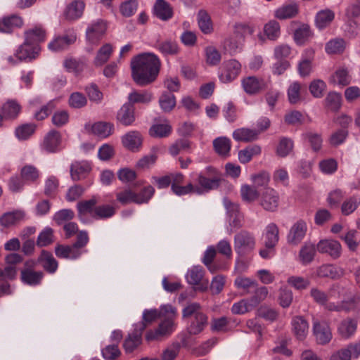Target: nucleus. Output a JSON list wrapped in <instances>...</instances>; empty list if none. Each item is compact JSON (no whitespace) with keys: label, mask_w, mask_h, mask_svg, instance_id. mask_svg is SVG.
Listing matches in <instances>:
<instances>
[{"label":"nucleus","mask_w":360,"mask_h":360,"mask_svg":"<svg viewBox=\"0 0 360 360\" xmlns=\"http://www.w3.org/2000/svg\"><path fill=\"white\" fill-rule=\"evenodd\" d=\"M295 335L299 340H303L308 333V323L302 316H295L292 321Z\"/></svg>","instance_id":"c9c22d12"},{"label":"nucleus","mask_w":360,"mask_h":360,"mask_svg":"<svg viewBox=\"0 0 360 360\" xmlns=\"http://www.w3.org/2000/svg\"><path fill=\"white\" fill-rule=\"evenodd\" d=\"M116 119L123 126L131 125L136 120L134 106L131 103H124L118 110Z\"/></svg>","instance_id":"f3484780"},{"label":"nucleus","mask_w":360,"mask_h":360,"mask_svg":"<svg viewBox=\"0 0 360 360\" xmlns=\"http://www.w3.org/2000/svg\"><path fill=\"white\" fill-rule=\"evenodd\" d=\"M255 246V239L252 236L246 231H241L234 238V248L237 252L240 253L245 250H252Z\"/></svg>","instance_id":"ddd939ff"},{"label":"nucleus","mask_w":360,"mask_h":360,"mask_svg":"<svg viewBox=\"0 0 360 360\" xmlns=\"http://www.w3.org/2000/svg\"><path fill=\"white\" fill-rule=\"evenodd\" d=\"M279 195L276 191L271 188H266L261 193L259 205L267 212H275L279 205Z\"/></svg>","instance_id":"6e6552de"},{"label":"nucleus","mask_w":360,"mask_h":360,"mask_svg":"<svg viewBox=\"0 0 360 360\" xmlns=\"http://www.w3.org/2000/svg\"><path fill=\"white\" fill-rule=\"evenodd\" d=\"M198 25L201 31L205 34H209L212 30L210 17L204 10H200L198 12Z\"/></svg>","instance_id":"13d9d810"},{"label":"nucleus","mask_w":360,"mask_h":360,"mask_svg":"<svg viewBox=\"0 0 360 360\" xmlns=\"http://www.w3.org/2000/svg\"><path fill=\"white\" fill-rule=\"evenodd\" d=\"M159 104L164 112H169L176 105V98L172 93L163 92L159 98Z\"/></svg>","instance_id":"de8ad7c7"},{"label":"nucleus","mask_w":360,"mask_h":360,"mask_svg":"<svg viewBox=\"0 0 360 360\" xmlns=\"http://www.w3.org/2000/svg\"><path fill=\"white\" fill-rule=\"evenodd\" d=\"M345 274V270L339 266L330 264H324L316 269V275L319 278H330L338 280L342 278Z\"/></svg>","instance_id":"4468645a"},{"label":"nucleus","mask_w":360,"mask_h":360,"mask_svg":"<svg viewBox=\"0 0 360 360\" xmlns=\"http://www.w3.org/2000/svg\"><path fill=\"white\" fill-rule=\"evenodd\" d=\"M240 195L243 201L252 203L260 198L261 194L254 186L245 184L240 188Z\"/></svg>","instance_id":"a19ab883"},{"label":"nucleus","mask_w":360,"mask_h":360,"mask_svg":"<svg viewBox=\"0 0 360 360\" xmlns=\"http://www.w3.org/2000/svg\"><path fill=\"white\" fill-rule=\"evenodd\" d=\"M307 229V224L304 221H297L290 230L288 236V242L292 245L299 244L304 237Z\"/></svg>","instance_id":"6ab92c4d"},{"label":"nucleus","mask_w":360,"mask_h":360,"mask_svg":"<svg viewBox=\"0 0 360 360\" xmlns=\"http://www.w3.org/2000/svg\"><path fill=\"white\" fill-rule=\"evenodd\" d=\"M257 282L249 278L238 277L235 280V285L238 289L243 291V294H249L252 292L254 288L257 285Z\"/></svg>","instance_id":"3c124183"},{"label":"nucleus","mask_w":360,"mask_h":360,"mask_svg":"<svg viewBox=\"0 0 360 360\" xmlns=\"http://www.w3.org/2000/svg\"><path fill=\"white\" fill-rule=\"evenodd\" d=\"M155 193V189L151 186L144 187L139 193H135L134 203H147Z\"/></svg>","instance_id":"69168bd1"},{"label":"nucleus","mask_w":360,"mask_h":360,"mask_svg":"<svg viewBox=\"0 0 360 360\" xmlns=\"http://www.w3.org/2000/svg\"><path fill=\"white\" fill-rule=\"evenodd\" d=\"M313 35L309 25L301 24L294 31V40L299 45L305 44Z\"/></svg>","instance_id":"4c0bfd02"},{"label":"nucleus","mask_w":360,"mask_h":360,"mask_svg":"<svg viewBox=\"0 0 360 360\" xmlns=\"http://www.w3.org/2000/svg\"><path fill=\"white\" fill-rule=\"evenodd\" d=\"M313 333L316 343L321 345L328 344L333 338L330 328L326 322L314 323Z\"/></svg>","instance_id":"9b49d317"},{"label":"nucleus","mask_w":360,"mask_h":360,"mask_svg":"<svg viewBox=\"0 0 360 360\" xmlns=\"http://www.w3.org/2000/svg\"><path fill=\"white\" fill-rule=\"evenodd\" d=\"M44 276L41 271H21L20 280L26 285L35 286L41 283Z\"/></svg>","instance_id":"7c9ffc66"},{"label":"nucleus","mask_w":360,"mask_h":360,"mask_svg":"<svg viewBox=\"0 0 360 360\" xmlns=\"http://www.w3.org/2000/svg\"><path fill=\"white\" fill-rule=\"evenodd\" d=\"M299 13V6L295 3L284 4L274 12L275 18L285 20L295 17Z\"/></svg>","instance_id":"bb28decb"},{"label":"nucleus","mask_w":360,"mask_h":360,"mask_svg":"<svg viewBox=\"0 0 360 360\" xmlns=\"http://www.w3.org/2000/svg\"><path fill=\"white\" fill-rule=\"evenodd\" d=\"M90 171L91 167L87 162H75L70 166V176L75 181L85 179Z\"/></svg>","instance_id":"4be33fe9"},{"label":"nucleus","mask_w":360,"mask_h":360,"mask_svg":"<svg viewBox=\"0 0 360 360\" xmlns=\"http://www.w3.org/2000/svg\"><path fill=\"white\" fill-rule=\"evenodd\" d=\"M251 180L254 184V186L257 188L259 187L267 188L269 181L270 175L265 171L259 172L257 174L251 176Z\"/></svg>","instance_id":"338daca9"},{"label":"nucleus","mask_w":360,"mask_h":360,"mask_svg":"<svg viewBox=\"0 0 360 360\" xmlns=\"http://www.w3.org/2000/svg\"><path fill=\"white\" fill-rule=\"evenodd\" d=\"M229 320L226 316L213 318L210 322V330L213 333H224L227 331Z\"/></svg>","instance_id":"5fc2aeb1"},{"label":"nucleus","mask_w":360,"mask_h":360,"mask_svg":"<svg viewBox=\"0 0 360 360\" xmlns=\"http://www.w3.org/2000/svg\"><path fill=\"white\" fill-rule=\"evenodd\" d=\"M97 203L98 201L95 197H92L88 200L79 201L77 205L78 213L82 215L92 213L94 214V208Z\"/></svg>","instance_id":"603ef678"},{"label":"nucleus","mask_w":360,"mask_h":360,"mask_svg":"<svg viewBox=\"0 0 360 360\" xmlns=\"http://www.w3.org/2000/svg\"><path fill=\"white\" fill-rule=\"evenodd\" d=\"M172 133V127L169 124H155L149 129V134L154 138L167 137Z\"/></svg>","instance_id":"a18cd8bd"},{"label":"nucleus","mask_w":360,"mask_h":360,"mask_svg":"<svg viewBox=\"0 0 360 360\" xmlns=\"http://www.w3.org/2000/svg\"><path fill=\"white\" fill-rule=\"evenodd\" d=\"M55 254L60 259H76L82 255L81 250H76L72 245L58 244L55 247Z\"/></svg>","instance_id":"cd10ccee"},{"label":"nucleus","mask_w":360,"mask_h":360,"mask_svg":"<svg viewBox=\"0 0 360 360\" xmlns=\"http://www.w3.org/2000/svg\"><path fill=\"white\" fill-rule=\"evenodd\" d=\"M160 317L159 311L157 309H146L143 313V321L141 323L139 330L142 332L148 324L152 323Z\"/></svg>","instance_id":"0e129e2a"},{"label":"nucleus","mask_w":360,"mask_h":360,"mask_svg":"<svg viewBox=\"0 0 360 360\" xmlns=\"http://www.w3.org/2000/svg\"><path fill=\"white\" fill-rule=\"evenodd\" d=\"M115 213V209L109 205L97 206L94 208V214L92 217L98 219L110 218Z\"/></svg>","instance_id":"e2e57ef3"},{"label":"nucleus","mask_w":360,"mask_h":360,"mask_svg":"<svg viewBox=\"0 0 360 360\" xmlns=\"http://www.w3.org/2000/svg\"><path fill=\"white\" fill-rule=\"evenodd\" d=\"M61 135L56 130H51L44 138L42 148L48 153H56L60 150Z\"/></svg>","instance_id":"dca6fc26"},{"label":"nucleus","mask_w":360,"mask_h":360,"mask_svg":"<svg viewBox=\"0 0 360 360\" xmlns=\"http://www.w3.org/2000/svg\"><path fill=\"white\" fill-rule=\"evenodd\" d=\"M153 98V94L148 91H143L141 92L133 91L129 94L128 99V103H131L133 105L134 103H148Z\"/></svg>","instance_id":"49530a36"},{"label":"nucleus","mask_w":360,"mask_h":360,"mask_svg":"<svg viewBox=\"0 0 360 360\" xmlns=\"http://www.w3.org/2000/svg\"><path fill=\"white\" fill-rule=\"evenodd\" d=\"M253 295L248 298L250 305L252 308L257 307L262 301H264L268 295L269 291L266 287H258V285L252 290Z\"/></svg>","instance_id":"c03bdc74"},{"label":"nucleus","mask_w":360,"mask_h":360,"mask_svg":"<svg viewBox=\"0 0 360 360\" xmlns=\"http://www.w3.org/2000/svg\"><path fill=\"white\" fill-rule=\"evenodd\" d=\"M182 318H190L187 327L190 335L200 334L208 325V316L202 311V307L198 302H191L185 307L182 310Z\"/></svg>","instance_id":"f03ea898"},{"label":"nucleus","mask_w":360,"mask_h":360,"mask_svg":"<svg viewBox=\"0 0 360 360\" xmlns=\"http://www.w3.org/2000/svg\"><path fill=\"white\" fill-rule=\"evenodd\" d=\"M22 107L17 101L9 99L1 108V113L4 120H15L21 111Z\"/></svg>","instance_id":"412c9836"},{"label":"nucleus","mask_w":360,"mask_h":360,"mask_svg":"<svg viewBox=\"0 0 360 360\" xmlns=\"http://www.w3.org/2000/svg\"><path fill=\"white\" fill-rule=\"evenodd\" d=\"M358 321L356 319L347 317L340 323L338 333L342 338L348 339L356 331Z\"/></svg>","instance_id":"aec40b11"},{"label":"nucleus","mask_w":360,"mask_h":360,"mask_svg":"<svg viewBox=\"0 0 360 360\" xmlns=\"http://www.w3.org/2000/svg\"><path fill=\"white\" fill-rule=\"evenodd\" d=\"M53 242V231L50 227H46L39 235L37 240L38 247H46Z\"/></svg>","instance_id":"bf43d9fd"},{"label":"nucleus","mask_w":360,"mask_h":360,"mask_svg":"<svg viewBox=\"0 0 360 360\" xmlns=\"http://www.w3.org/2000/svg\"><path fill=\"white\" fill-rule=\"evenodd\" d=\"M75 35H64L56 37L49 44V49L53 51H60L68 49V47L75 42Z\"/></svg>","instance_id":"b1692460"},{"label":"nucleus","mask_w":360,"mask_h":360,"mask_svg":"<svg viewBox=\"0 0 360 360\" xmlns=\"http://www.w3.org/2000/svg\"><path fill=\"white\" fill-rule=\"evenodd\" d=\"M154 14L159 19L166 21L173 16V10L165 0H157L154 5Z\"/></svg>","instance_id":"393cba45"},{"label":"nucleus","mask_w":360,"mask_h":360,"mask_svg":"<svg viewBox=\"0 0 360 360\" xmlns=\"http://www.w3.org/2000/svg\"><path fill=\"white\" fill-rule=\"evenodd\" d=\"M262 153V148L260 146L255 144L250 145L238 152V160L242 164H247L252 160V159L258 156Z\"/></svg>","instance_id":"2f4dec72"},{"label":"nucleus","mask_w":360,"mask_h":360,"mask_svg":"<svg viewBox=\"0 0 360 360\" xmlns=\"http://www.w3.org/2000/svg\"><path fill=\"white\" fill-rule=\"evenodd\" d=\"M317 250L321 254H327L334 259H338L342 254V246L338 240L332 239L321 240L317 245Z\"/></svg>","instance_id":"9d476101"},{"label":"nucleus","mask_w":360,"mask_h":360,"mask_svg":"<svg viewBox=\"0 0 360 360\" xmlns=\"http://www.w3.org/2000/svg\"><path fill=\"white\" fill-rule=\"evenodd\" d=\"M84 3L82 1L75 0L69 4L64 11V16L68 20H75L79 18L84 10Z\"/></svg>","instance_id":"5701e85b"},{"label":"nucleus","mask_w":360,"mask_h":360,"mask_svg":"<svg viewBox=\"0 0 360 360\" xmlns=\"http://www.w3.org/2000/svg\"><path fill=\"white\" fill-rule=\"evenodd\" d=\"M231 146V141L226 137H218L213 141L214 150L221 156L229 155Z\"/></svg>","instance_id":"37998d69"},{"label":"nucleus","mask_w":360,"mask_h":360,"mask_svg":"<svg viewBox=\"0 0 360 360\" xmlns=\"http://www.w3.org/2000/svg\"><path fill=\"white\" fill-rule=\"evenodd\" d=\"M141 333H136L129 334L124 341L123 347L126 353H131L138 348L142 343Z\"/></svg>","instance_id":"ea45409f"},{"label":"nucleus","mask_w":360,"mask_h":360,"mask_svg":"<svg viewBox=\"0 0 360 360\" xmlns=\"http://www.w3.org/2000/svg\"><path fill=\"white\" fill-rule=\"evenodd\" d=\"M316 248L313 244H305L300 251V258L303 264H309L314 259Z\"/></svg>","instance_id":"4d7b16f0"},{"label":"nucleus","mask_w":360,"mask_h":360,"mask_svg":"<svg viewBox=\"0 0 360 360\" xmlns=\"http://www.w3.org/2000/svg\"><path fill=\"white\" fill-rule=\"evenodd\" d=\"M25 40L32 44H37L44 41L46 31L41 27H35L25 32Z\"/></svg>","instance_id":"e433bc0d"},{"label":"nucleus","mask_w":360,"mask_h":360,"mask_svg":"<svg viewBox=\"0 0 360 360\" xmlns=\"http://www.w3.org/2000/svg\"><path fill=\"white\" fill-rule=\"evenodd\" d=\"M114 131V125L110 122H98L91 126V132L101 138L110 136Z\"/></svg>","instance_id":"f704fd0d"},{"label":"nucleus","mask_w":360,"mask_h":360,"mask_svg":"<svg viewBox=\"0 0 360 360\" xmlns=\"http://www.w3.org/2000/svg\"><path fill=\"white\" fill-rule=\"evenodd\" d=\"M254 32V27L249 24L236 23L233 25V36L224 41V48L231 53L236 52L245 35H251Z\"/></svg>","instance_id":"7ed1b4c3"},{"label":"nucleus","mask_w":360,"mask_h":360,"mask_svg":"<svg viewBox=\"0 0 360 360\" xmlns=\"http://www.w3.org/2000/svg\"><path fill=\"white\" fill-rule=\"evenodd\" d=\"M155 48L165 56H175L179 52L176 41L170 39L157 41Z\"/></svg>","instance_id":"c85d7f7f"},{"label":"nucleus","mask_w":360,"mask_h":360,"mask_svg":"<svg viewBox=\"0 0 360 360\" xmlns=\"http://www.w3.org/2000/svg\"><path fill=\"white\" fill-rule=\"evenodd\" d=\"M161 61L153 53H143L131 60V77L136 84L144 86L153 83L158 77Z\"/></svg>","instance_id":"f257e3e1"},{"label":"nucleus","mask_w":360,"mask_h":360,"mask_svg":"<svg viewBox=\"0 0 360 360\" xmlns=\"http://www.w3.org/2000/svg\"><path fill=\"white\" fill-rule=\"evenodd\" d=\"M40 51L39 45L32 44L25 40L16 50L15 56L20 61L30 62L39 56Z\"/></svg>","instance_id":"1a4fd4ad"},{"label":"nucleus","mask_w":360,"mask_h":360,"mask_svg":"<svg viewBox=\"0 0 360 360\" xmlns=\"http://www.w3.org/2000/svg\"><path fill=\"white\" fill-rule=\"evenodd\" d=\"M25 216V213L20 210L6 212L1 217L0 224L4 227H9L22 221Z\"/></svg>","instance_id":"72a5a7b5"},{"label":"nucleus","mask_w":360,"mask_h":360,"mask_svg":"<svg viewBox=\"0 0 360 360\" xmlns=\"http://www.w3.org/2000/svg\"><path fill=\"white\" fill-rule=\"evenodd\" d=\"M293 149V141L287 137H282L276 148V154L282 158L287 156Z\"/></svg>","instance_id":"6e6d98bb"},{"label":"nucleus","mask_w":360,"mask_h":360,"mask_svg":"<svg viewBox=\"0 0 360 360\" xmlns=\"http://www.w3.org/2000/svg\"><path fill=\"white\" fill-rule=\"evenodd\" d=\"M242 86L245 93L249 95L257 94L267 87L266 83L263 79H259L255 76L243 78Z\"/></svg>","instance_id":"f8f14e48"},{"label":"nucleus","mask_w":360,"mask_h":360,"mask_svg":"<svg viewBox=\"0 0 360 360\" xmlns=\"http://www.w3.org/2000/svg\"><path fill=\"white\" fill-rule=\"evenodd\" d=\"M186 277L189 284L196 285L195 290L205 292L208 289L209 281L203 280L204 271L202 266L192 267L188 270Z\"/></svg>","instance_id":"0eeeda50"},{"label":"nucleus","mask_w":360,"mask_h":360,"mask_svg":"<svg viewBox=\"0 0 360 360\" xmlns=\"http://www.w3.org/2000/svg\"><path fill=\"white\" fill-rule=\"evenodd\" d=\"M331 82L341 86H347L351 82V77L347 68H340L337 70L331 78Z\"/></svg>","instance_id":"864d4df0"},{"label":"nucleus","mask_w":360,"mask_h":360,"mask_svg":"<svg viewBox=\"0 0 360 360\" xmlns=\"http://www.w3.org/2000/svg\"><path fill=\"white\" fill-rule=\"evenodd\" d=\"M198 183L207 191L216 189L221 184L219 176L210 178L202 173L198 175Z\"/></svg>","instance_id":"8fccbe9b"},{"label":"nucleus","mask_w":360,"mask_h":360,"mask_svg":"<svg viewBox=\"0 0 360 360\" xmlns=\"http://www.w3.org/2000/svg\"><path fill=\"white\" fill-rule=\"evenodd\" d=\"M264 33L269 40H276L281 34V26L276 20H269L264 26Z\"/></svg>","instance_id":"79ce46f5"},{"label":"nucleus","mask_w":360,"mask_h":360,"mask_svg":"<svg viewBox=\"0 0 360 360\" xmlns=\"http://www.w3.org/2000/svg\"><path fill=\"white\" fill-rule=\"evenodd\" d=\"M112 52V46L110 44H105L98 50L95 57L94 63L96 66H101L105 63L110 58Z\"/></svg>","instance_id":"09e8293b"},{"label":"nucleus","mask_w":360,"mask_h":360,"mask_svg":"<svg viewBox=\"0 0 360 360\" xmlns=\"http://www.w3.org/2000/svg\"><path fill=\"white\" fill-rule=\"evenodd\" d=\"M279 230L274 223L269 224L266 229L264 245L268 249H274L278 242Z\"/></svg>","instance_id":"473e14b6"},{"label":"nucleus","mask_w":360,"mask_h":360,"mask_svg":"<svg viewBox=\"0 0 360 360\" xmlns=\"http://www.w3.org/2000/svg\"><path fill=\"white\" fill-rule=\"evenodd\" d=\"M102 356L105 360H116L121 355V351L117 345H110L101 350Z\"/></svg>","instance_id":"774afa93"},{"label":"nucleus","mask_w":360,"mask_h":360,"mask_svg":"<svg viewBox=\"0 0 360 360\" xmlns=\"http://www.w3.org/2000/svg\"><path fill=\"white\" fill-rule=\"evenodd\" d=\"M241 65L234 59L224 61L221 68L219 79L224 83H228L235 79L240 72Z\"/></svg>","instance_id":"423d86ee"},{"label":"nucleus","mask_w":360,"mask_h":360,"mask_svg":"<svg viewBox=\"0 0 360 360\" xmlns=\"http://www.w3.org/2000/svg\"><path fill=\"white\" fill-rule=\"evenodd\" d=\"M64 66L69 71L79 73L84 70L86 63L83 59L68 58L64 61Z\"/></svg>","instance_id":"052dcab7"},{"label":"nucleus","mask_w":360,"mask_h":360,"mask_svg":"<svg viewBox=\"0 0 360 360\" xmlns=\"http://www.w3.org/2000/svg\"><path fill=\"white\" fill-rule=\"evenodd\" d=\"M143 137L138 131H130L122 137V143L131 151H138L142 146Z\"/></svg>","instance_id":"2eb2a0df"},{"label":"nucleus","mask_w":360,"mask_h":360,"mask_svg":"<svg viewBox=\"0 0 360 360\" xmlns=\"http://www.w3.org/2000/svg\"><path fill=\"white\" fill-rule=\"evenodd\" d=\"M335 14L329 9L321 10L317 13L315 18L316 27L321 30L328 26L333 20Z\"/></svg>","instance_id":"58836bf2"},{"label":"nucleus","mask_w":360,"mask_h":360,"mask_svg":"<svg viewBox=\"0 0 360 360\" xmlns=\"http://www.w3.org/2000/svg\"><path fill=\"white\" fill-rule=\"evenodd\" d=\"M258 136L259 131L248 128L238 129L233 133V137L236 141L245 143L256 141Z\"/></svg>","instance_id":"c756f323"},{"label":"nucleus","mask_w":360,"mask_h":360,"mask_svg":"<svg viewBox=\"0 0 360 360\" xmlns=\"http://www.w3.org/2000/svg\"><path fill=\"white\" fill-rule=\"evenodd\" d=\"M174 328V319L164 318L158 327L154 330H150L146 333L147 341L160 340L165 337L170 335Z\"/></svg>","instance_id":"20e7f679"},{"label":"nucleus","mask_w":360,"mask_h":360,"mask_svg":"<svg viewBox=\"0 0 360 360\" xmlns=\"http://www.w3.org/2000/svg\"><path fill=\"white\" fill-rule=\"evenodd\" d=\"M36 129V125L32 123L24 124L15 129L16 136L21 140L27 139Z\"/></svg>","instance_id":"680f3d73"},{"label":"nucleus","mask_w":360,"mask_h":360,"mask_svg":"<svg viewBox=\"0 0 360 360\" xmlns=\"http://www.w3.org/2000/svg\"><path fill=\"white\" fill-rule=\"evenodd\" d=\"M23 20L21 17L12 15L0 20V32L10 33L14 28L21 27Z\"/></svg>","instance_id":"a878e982"},{"label":"nucleus","mask_w":360,"mask_h":360,"mask_svg":"<svg viewBox=\"0 0 360 360\" xmlns=\"http://www.w3.org/2000/svg\"><path fill=\"white\" fill-rule=\"evenodd\" d=\"M38 264H41L44 270L49 274H54L58 267V262L51 252L42 250L37 257Z\"/></svg>","instance_id":"a211bd4d"},{"label":"nucleus","mask_w":360,"mask_h":360,"mask_svg":"<svg viewBox=\"0 0 360 360\" xmlns=\"http://www.w3.org/2000/svg\"><path fill=\"white\" fill-rule=\"evenodd\" d=\"M107 28V22L103 19H98L93 22L86 29V40L91 44H98L105 36Z\"/></svg>","instance_id":"39448f33"}]
</instances>
